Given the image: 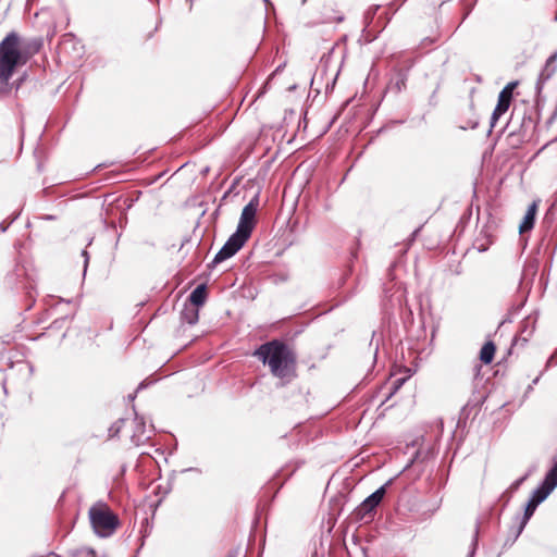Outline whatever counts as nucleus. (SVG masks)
<instances>
[{"mask_svg":"<svg viewBox=\"0 0 557 557\" xmlns=\"http://www.w3.org/2000/svg\"><path fill=\"white\" fill-rule=\"evenodd\" d=\"M253 356L269 367L273 376L284 383L297 376V356L290 346L280 339L260 345Z\"/></svg>","mask_w":557,"mask_h":557,"instance_id":"f257e3e1","label":"nucleus"},{"mask_svg":"<svg viewBox=\"0 0 557 557\" xmlns=\"http://www.w3.org/2000/svg\"><path fill=\"white\" fill-rule=\"evenodd\" d=\"M27 59L18 34L15 32L8 34L0 42V97L10 92V78L15 69L24 65Z\"/></svg>","mask_w":557,"mask_h":557,"instance_id":"f03ea898","label":"nucleus"},{"mask_svg":"<svg viewBox=\"0 0 557 557\" xmlns=\"http://www.w3.org/2000/svg\"><path fill=\"white\" fill-rule=\"evenodd\" d=\"M259 196L256 195L243 209L236 232L215 255L213 262L219 263L233 257L249 239L256 226Z\"/></svg>","mask_w":557,"mask_h":557,"instance_id":"7ed1b4c3","label":"nucleus"},{"mask_svg":"<svg viewBox=\"0 0 557 557\" xmlns=\"http://www.w3.org/2000/svg\"><path fill=\"white\" fill-rule=\"evenodd\" d=\"M88 518L94 532L101 537L111 536L120 527L117 515L102 500L91 505Z\"/></svg>","mask_w":557,"mask_h":557,"instance_id":"20e7f679","label":"nucleus"},{"mask_svg":"<svg viewBox=\"0 0 557 557\" xmlns=\"http://www.w3.org/2000/svg\"><path fill=\"white\" fill-rule=\"evenodd\" d=\"M557 486V460L554 467L546 473L542 484L534 491L531 499L527 504L523 520L520 525L522 530L527 521L533 516L536 507L554 491Z\"/></svg>","mask_w":557,"mask_h":557,"instance_id":"39448f33","label":"nucleus"},{"mask_svg":"<svg viewBox=\"0 0 557 557\" xmlns=\"http://www.w3.org/2000/svg\"><path fill=\"white\" fill-rule=\"evenodd\" d=\"M518 85H519L518 81L510 82L499 92L497 104H496V107L493 111L492 117H491L492 126H494L496 124V122L498 121V119L508 111L510 103L512 101V98H513V91L518 87Z\"/></svg>","mask_w":557,"mask_h":557,"instance_id":"423d86ee","label":"nucleus"},{"mask_svg":"<svg viewBox=\"0 0 557 557\" xmlns=\"http://www.w3.org/2000/svg\"><path fill=\"white\" fill-rule=\"evenodd\" d=\"M386 490L384 486H381L374 493H372L369 497H367L361 505L356 509V516L358 519L363 520L366 518H372L375 508L382 502Z\"/></svg>","mask_w":557,"mask_h":557,"instance_id":"0eeeda50","label":"nucleus"},{"mask_svg":"<svg viewBox=\"0 0 557 557\" xmlns=\"http://www.w3.org/2000/svg\"><path fill=\"white\" fill-rule=\"evenodd\" d=\"M537 209H539V201H533L529 206V208L525 212V215H524L521 224L519 225L520 234L527 233L533 228Z\"/></svg>","mask_w":557,"mask_h":557,"instance_id":"6e6552de","label":"nucleus"},{"mask_svg":"<svg viewBox=\"0 0 557 557\" xmlns=\"http://www.w3.org/2000/svg\"><path fill=\"white\" fill-rule=\"evenodd\" d=\"M208 293L206 285L201 284L197 286L189 295V305L199 308L206 302Z\"/></svg>","mask_w":557,"mask_h":557,"instance_id":"1a4fd4ad","label":"nucleus"},{"mask_svg":"<svg viewBox=\"0 0 557 557\" xmlns=\"http://www.w3.org/2000/svg\"><path fill=\"white\" fill-rule=\"evenodd\" d=\"M495 352H496L495 344L492 341H488L481 348L480 360L484 364H490L494 359Z\"/></svg>","mask_w":557,"mask_h":557,"instance_id":"9d476101","label":"nucleus"},{"mask_svg":"<svg viewBox=\"0 0 557 557\" xmlns=\"http://www.w3.org/2000/svg\"><path fill=\"white\" fill-rule=\"evenodd\" d=\"M182 319L188 324H195L199 319V308L191 305H185L182 311Z\"/></svg>","mask_w":557,"mask_h":557,"instance_id":"9b49d317","label":"nucleus"},{"mask_svg":"<svg viewBox=\"0 0 557 557\" xmlns=\"http://www.w3.org/2000/svg\"><path fill=\"white\" fill-rule=\"evenodd\" d=\"M159 22L158 21H149L147 22L143 28L140 29L139 37L143 41H146L151 38V36L158 30Z\"/></svg>","mask_w":557,"mask_h":557,"instance_id":"f8f14e48","label":"nucleus"},{"mask_svg":"<svg viewBox=\"0 0 557 557\" xmlns=\"http://www.w3.org/2000/svg\"><path fill=\"white\" fill-rule=\"evenodd\" d=\"M556 58H557V55H556V54H554V55H552V57L547 60V62H546V71H547V70L549 69V66L555 62Z\"/></svg>","mask_w":557,"mask_h":557,"instance_id":"ddd939ff","label":"nucleus"},{"mask_svg":"<svg viewBox=\"0 0 557 557\" xmlns=\"http://www.w3.org/2000/svg\"><path fill=\"white\" fill-rule=\"evenodd\" d=\"M334 21H335V22H342V21H343V16L334 17Z\"/></svg>","mask_w":557,"mask_h":557,"instance_id":"4468645a","label":"nucleus"},{"mask_svg":"<svg viewBox=\"0 0 557 557\" xmlns=\"http://www.w3.org/2000/svg\"><path fill=\"white\" fill-rule=\"evenodd\" d=\"M226 557H235L233 554H228Z\"/></svg>","mask_w":557,"mask_h":557,"instance_id":"2eb2a0df","label":"nucleus"}]
</instances>
